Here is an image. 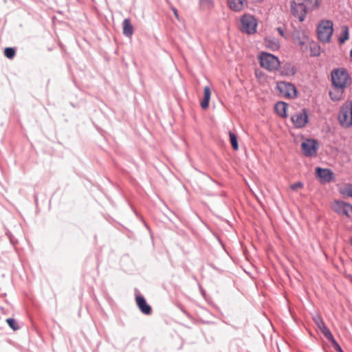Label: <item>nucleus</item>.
<instances>
[{
  "mask_svg": "<svg viewBox=\"0 0 352 352\" xmlns=\"http://www.w3.org/2000/svg\"><path fill=\"white\" fill-rule=\"evenodd\" d=\"M199 6L203 10H210L214 6L213 0H199Z\"/></svg>",
  "mask_w": 352,
  "mask_h": 352,
  "instance_id": "21",
  "label": "nucleus"
},
{
  "mask_svg": "<svg viewBox=\"0 0 352 352\" xmlns=\"http://www.w3.org/2000/svg\"><path fill=\"white\" fill-rule=\"evenodd\" d=\"M264 45L266 48L275 51L279 49L280 43L278 39L272 36H267L264 39Z\"/></svg>",
  "mask_w": 352,
  "mask_h": 352,
  "instance_id": "15",
  "label": "nucleus"
},
{
  "mask_svg": "<svg viewBox=\"0 0 352 352\" xmlns=\"http://www.w3.org/2000/svg\"><path fill=\"white\" fill-rule=\"evenodd\" d=\"M321 332L323 333V335L329 340L332 342H335V340L333 338V336L329 329L325 326L324 328L320 329Z\"/></svg>",
  "mask_w": 352,
  "mask_h": 352,
  "instance_id": "26",
  "label": "nucleus"
},
{
  "mask_svg": "<svg viewBox=\"0 0 352 352\" xmlns=\"http://www.w3.org/2000/svg\"><path fill=\"white\" fill-rule=\"evenodd\" d=\"M279 73L283 76H292L296 73V69L292 63H286L280 67Z\"/></svg>",
  "mask_w": 352,
  "mask_h": 352,
  "instance_id": "14",
  "label": "nucleus"
},
{
  "mask_svg": "<svg viewBox=\"0 0 352 352\" xmlns=\"http://www.w3.org/2000/svg\"><path fill=\"white\" fill-rule=\"evenodd\" d=\"M344 92V89L333 87V89L329 91V96L332 100L338 101L340 100Z\"/></svg>",
  "mask_w": 352,
  "mask_h": 352,
  "instance_id": "19",
  "label": "nucleus"
},
{
  "mask_svg": "<svg viewBox=\"0 0 352 352\" xmlns=\"http://www.w3.org/2000/svg\"><path fill=\"white\" fill-rule=\"evenodd\" d=\"M308 11L304 3H296L294 1L292 3L291 12L300 21L305 20V15Z\"/></svg>",
  "mask_w": 352,
  "mask_h": 352,
  "instance_id": "8",
  "label": "nucleus"
},
{
  "mask_svg": "<svg viewBox=\"0 0 352 352\" xmlns=\"http://www.w3.org/2000/svg\"><path fill=\"white\" fill-rule=\"evenodd\" d=\"M301 149L305 155L314 156L317 153L318 143L314 140L307 139L302 143Z\"/></svg>",
  "mask_w": 352,
  "mask_h": 352,
  "instance_id": "9",
  "label": "nucleus"
},
{
  "mask_svg": "<svg viewBox=\"0 0 352 352\" xmlns=\"http://www.w3.org/2000/svg\"><path fill=\"white\" fill-rule=\"evenodd\" d=\"M316 173L317 177H319L322 182H329L333 177V172L327 168L318 167L316 170Z\"/></svg>",
  "mask_w": 352,
  "mask_h": 352,
  "instance_id": "12",
  "label": "nucleus"
},
{
  "mask_svg": "<svg viewBox=\"0 0 352 352\" xmlns=\"http://www.w3.org/2000/svg\"><path fill=\"white\" fill-rule=\"evenodd\" d=\"M338 120L340 125L344 128H349L352 126V102H344L340 110Z\"/></svg>",
  "mask_w": 352,
  "mask_h": 352,
  "instance_id": "4",
  "label": "nucleus"
},
{
  "mask_svg": "<svg viewBox=\"0 0 352 352\" xmlns=\"http://www.w3.org/2000/svg\"><path fill=\"white\" fill-rule=\"evenodd\" d=\"M350 243L352 245V238L350 239Z\"/></svg>",
  "mask_w": 352,
  "mask_h": 352,
  "instance_id": "34",
  "label": "nucleus"
},
{
  "mask_svg": "<svg viewBox=\"0 0 352 352\" xmlns=\"http://www.w3.org/2000/svg\"><path fill=\"white\" fill-rule=\"evenodd\" d=\"M4 55L8 58H12L15 56V50L14 48L12 47H7L4 50Z\"/></svg>",
  "mask_w": 352,
  "mask_h": 352,
  "instance_id": "28",
  "label": "nucleus"
},
{
  "mask_svg": "<svg viewBox=\"0 0 352 352\" xmlns=\"http://www.w3.org/2000/svg\"><path fill=\"white\" fill-rule=\"evenodd\" d=\"M332 208L338 214L346 217H349L350 212H352V206L342 201H335Z\"/></svg>",
  "mask_w": 352,
  "mask_h": 352,
  "instance_id": "10",
  "label": "nucleus"
},
{
  "mask_svg": "<svg viewBox=\"0 0 352 352\" xmlns=\"http://www.w3.org/2000/svg\"><path fill=\"white\" fill-rule=\"evenodd\" d=\"M135 302L140 311L145 315H151L152 313L151 307L147 304L145 298L142 296H137Z\"/></svg>",
  "mask_w": 352,
  "mask_h": 352,
  "instance_id": "11",
  "label": "nucleus"
},
{
  "mask_svg": "<svg viewBox=\"0 0 352 352\" xmlns=\"http://www.w3.org/2000/svg\"><path fill=\"white\" fill-rule=\"evenodd\" d=\"M331 81L333 87L344 89L350 84V77L345 69H337L331 72Z\"/></svg>",
  "mask_w": 352,
  "mask_h": 352,
  "instance_id": "3",
  "label": "nucleus"
},
{
  "mask_svg": "<svg viewBox=\"0 0 352 352\" xmlns=\"http://www.w3.org/2000/svg\"><path fill=\"white\" fill-rule=\"evenodd\" d=\"M258 60L261 66L270 72L276 71L280 67L278 57L267 52H261L258 56Z\"/></svg>",
  "mask_w": 352,
  "mask_h": 352,
  "instance_id": "2",
  "label": "nucleus"
},
{
  "mask_svg": "<svg viewBox=\"0 0 352 352\" xmlns=\"http://www.w3.org/2000/svg\"><path fill=\"white\" fill-rule=\"evenodd\" d=\"M210 96H211L210 88L208 86L205 87L204 89V98L200 102L201 107L203 109H206L208 107Z\"/></svg>",
  "mask_w": 352,
  "mask_h": 352,
  "instance_id": "17",
  "label": "nucleus"
},
{
  "mask_svg": "<svg viewBox=\"0 0 352 352\" xmlns=\"http://www.w3.org/2000/svg\"><path fill=\"white\" fill-rule=\"evenodd\" d=\"M172 10H173V13H174V14H175V17H176L177 19H178V12H177V9L173 8Z\"/></svg>",
  "mask_w": 352,
  "mask_h": 352,
  "instance_id": "31",
  "label": "nucleus"
},
{
  "mask_svg": "<svg viewBox=\"0 0 352 352\" xmlns=\"http://www.w3.org/2000/svg\"><path fill=\"white\" fill-rule=\"evenodd\" d=\"M349 37V30L348 26L343 25L341 27V34L338 38L340 44L344 43Z\"/></svg>",
  "mask_w": 352,
  "mask_h": 352,
  "instance_id": "20",
  "label": "nucleus"
},
{
  "mask_svg": "<svg viewBox=\"0 0 352 352\" xmlns=\"http://www.w3.org/2000/svg\"><path fill=\"white\" fill-rule=\"evenodd\" d=\"M333 22L331 20H322L318 25V39L322 43H329L333 34Z\"/></svg>",
  "mask_w": 352,
  "mask_h": 352,
  "instance_id": "1",
  "label": "nucleus"
},
{
  "mask_svg": "<svg viewBox=\"0 0 352 352\" xmlns=\"http://www.w3.org/2000/svg\"><path fill=\"white\" fill-rule=\"evenodd\" d=\"M277 31L278 32V33H279L281 36H283V35H284V34H283V30H282V28H277Z\"/></svg>",
  "mask_w": 352,
  "mask_h": 352,
  "instance_id": "32",
  "label": "nucleus"
},
{
  "mask_svg": "<svg viewBox=\"0 0 352 352\" xmlns=\"http://www.w3.org/2000/svg\"><path fill=\"white\" fill-rule=\"evenodd\" d=\"M228 6L234 12H240L247 6L246 0H228Z\"/></svg>",
  "mask_w": 352,
  "mask_h": 352,
  "instance_id": "13",
  "label": "nucleus"
},
{
  "mask_svg": "<svg viewBox=\"0 0 352 352\" xmlns=\"http://www.w3.org/2000/svg\"><path fill=\"white\" fill-rule=\"evenodd\" d=\"M292 122L296 128H302L309 122L308 113L305 109L294 113L291 118Z\"/></svg>",
  "mask_w": 352,
  "mask_h": 352,
  "instance_id": "7",
  "label": "nucleus"
},
{
  "mask_svg": "<svg viewBox=\"0 0 352 352\" xmlns=\"http://www.w3.org/2000/svg\"><path fill=\"white\" fill-rule=\"evenodd\" d=\"M241 30L248 34H254L256 31L257 21L250 14H245L241 19Z\"/></svg>",
  "mask_w": 352,
  "mask_h": 352,
  "instance_id": "6",
  "label": "nucleus"
},
{
  "mask_svg": "<svg viewBox=\"0 0 352 352\" xmlns=\"http://www.w3.org/2000/svg\"><path fill=\"white\" fill-rule=\"evenodd\" d=\"M340 193L352 197V184H344L340 190Z\"/></svg>",
  "mask_w": 352,
  "mask_h": 352,
  "instance_id": "24",
  "label": "nucleus"
},
{
  "mask_svg": "<svg viewBox=\"0 0 352 352\" xmlns=\"http://www.w3.org/2000/svg\"><path fill=\"white\" fill-rule=\"evenodd\" d=\"M333 342L335 343V348L338 352H343L341 347L339 346V344L336 341Z\"/></svg>",
  "mask_w": 352,
  "mask_h": 352,
  "instance_id": "30",
  "label": "nucleus"
},
{
  "mask_svg": "<svg viewBox=\"0 0 352 352\" xmlns=\"http://www.w3.org/2000/svg\"><path fill=\"white\" fill-rule=\"evenodd\" d=\"M276 89L281 97L291 99L297 96V89L291 82L278 81L276 82Z\"/></svg>",
  "mask_w": 352,
  "mask_h": 352,
  "instance_id": "5",
  "label": "nucleus"
},
{
  "mask_svg": "<svg viewBox=\"0 0 352 352\" xmlns=\"http://www.w3.org/2000/svg\"><path fill=\"white\" fill-rule=\"evenodd\" d=\"M303 187V184L300 182H296L292 185H291L290 188L293 190H296L298 188H302Z\"/></svg>",
  "mask_w": 352,
  "mask_h": 352,
  "instance_id": "29",
  "label": "nucleus"
},
{
  "mask_svg": "<svg viewBox=\"0 0 352 352\" xmlns=\"http://www.w3.org/2000/svg\"><path fill=\"white\" fill-rule=\"evenodd\" d=\"M229 138H230V141L232 144V148L234 151H237L239 149L237 136L233 132L230 131L229 132Z\"/></svg>",
  "mask_w": 352,
  "mask_h": 352,
  "instance_id": "23",
  "label": "nucleus"
},
{
  "mask_svg": "<svg viewBox=\"0 0 352 352\" xmlns=\"http://www.w3.org/2000/svg\"><path fill=\"white\" fill-rule=\"evenodd\" d=\"M6 322L8 324L9 327L14 331L18 330L19 329V326L16 322L15 320L13 318H8L6 320Z\"/></svg>",
  "mask_w": 352,
  "mask_h": 352,
  "instance_id": "27",
  "label": "nucleus"
},
{
  "mask_svg": "<svg viewBox=\"0 0 352 352\" xmlns=\"http://www.w3.org/2000/svg\"><path fill=\"white\" fill-rule=\"evenodd\" d=\"M313 320L320 330L326 326L322 317L318 314H316V316H313Z\"/></svg>",
  "mask_w": 352,
  "mask_h": 352,
  "instance_id": "25",
  "label": "nucleus"
},
{
  "mask_svg": "<svg viewBox=\"0 0 352 352\" xmlns=\"http://www.w3.org/2000/svg\"><path fill=\"white\" fill-rule=\"evenodd\" d=\"M304 43L305 42L303 41H302V40L299 41V44H300V45H303Z\"/></svg>",
  "mask_w": 352,
  "mask_h": 352,
  "instance_id": "33",
  "label": "nucleus"
},
{
  "mask_svg": "<svg viewBox=\"0 0 352 352\" xmlns=\"http://www.w3.org/2000/svg\"><path fill=\"white\" fill-rule=\"evenodd\" d=\"M275 111L278 116L282 118H286L287 116V104L285 102H278L275 104Z\"/></svg>",
  "mask_w": 352,
  "mask_h": 352,
  "instance_id": "18",
  "label": "nucleus"
},
{
  "mask_svg": "<svg viewBox=\"0 0 352 352\" xmlns=\"http://www.w3.org/2000/svg\"><path fill=\"white\" fill-rule=\"evenodd\" d=\"M305 5L308 10H313L316 9L319 4L320 0H303Z\"/></svg>",
  "mask_w": 352,
  "mask_h": 352,
  "instance_id": "22",
  "label": "nucleus"
},
{
  "mask_svg": "<svg viewBox=\"0 0 352 352\" xmlns=\"http://www.w3.org/2000/svg\"><path fill=\"white\" fill-rule=\"evenodd\" d=\"M123 34L131 38L133 34V27L131 23L130 19H125L122 22Z\"/></svg>",
  "mask_w": 352,
  "mask_h": 352,
  "instance_id": "16",
  "label": "nucleus"
}]
</instances>
